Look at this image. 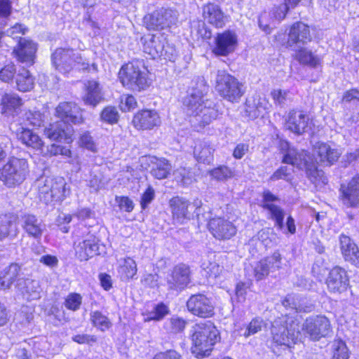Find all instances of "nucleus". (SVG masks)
Listing matches in <instances>:
<instances>
[{
	"label": "nucleus",
	"instance_id": "338daca9",
	"mask_svg": "<svg viewBox=\"0 0 359 359\" xmlns=\"http://www.w3.org/2000/svg\"><path fill=\"white\" fill-rule=\"evenodd\" d=\"M353 163H359V149L346 153L343 156L341 161L344 167H347Z\"/></svg>",
	"mask_w": 359,
	"mask_h": 359
},
{
	"label": "nucleus",
	"instance_id": "20e7f679",
	"mask_svg": "<svg viewBox=\"0 0 359 359\" xmlns=\"http://www.w3.org/2000/svg\"><path fill=\"white\" fill-rule=\"evenodd\" d=\"M192 352L197 357L209 355L212 346L219 339V332L210 322L196 324L193 327Z\"/></svg>",
	"mask_w": 359,
	"mask_h": 359
},
{
	"label": "nucleus",
	"instance_id": "4468645a",
	"mask_svg": "<svg viewBox=\"0 0 359 359\" xmlns=\"http://www.w3.org/2000/svg\"><path fill=\"white\" fill-rule=\"evenodd\" d=\"M301 330L314 341L325 337L332 331L330 320L323 316L308 318L301 326Z\"/></svg>",
	"mask_w": 359,
	"mask_h": 359
},
{
	"label": "nucleus",
	"instance_id": "a878e982",
	"mask_svg": "<svg viewBox=\"0 0 359 359\" xmlns=\"http://www.w3.org/2000/svg\"><path fill=\"white\" fill-rule=\"evenodd\" d=\"M341 254L346 262L359 267V248L355 242L348 236H339Z\"/></svg>",
	"mask_w": 359,
	"mask_h": 359
},
{
	"label": "nucleus",
	"instance_id": "ddd939ff",
	"mask_svg": "<svg viewBox=\"0 0 359 359\" xmlns=\"http://www.w3.org/2000/svg\"><path fill=\"white\" fill-rule=\"evenodd\" d=\"M190 269L187 265H176L167 275L165 285L168 290L177 294L182 291L190 283Z\"/></svg>",
	"mask_w": 359,
	"mask_h": 359
},
{
	"label": "nucleus",
	"instance_id": "8fccbe9b",
	"mask_svg": "<svg viewBox=\"0 0 359 359\" xmlns=\"http://www.w3.org/2000/svg\"><path fill=\"white\" fill-rule=\"evenodd\" d=\"M90 320L94 326L98 327L102 331H104L110 327V320L100 311L92 312Z\"/></svg>",
	"mask_w": 359,
	"mask_h": 359
},
{
	"label": "nucleus",
	"instance_id": "72a5a7b5",
	"mask_svg": "<svg viewBox=\"0 0 359 359\" xmlns=\"http://www.w3.org/2000/svg\"><path fill=\"white\" fill-rule=\"evenodd\" d=\"M203 15L208 23L215 27L221 28L225 24L224 13L215 3L209 2L205 4L203 8Z\"/></svg>",
	"mask_w": 359,
	"mask_h": 359
},
{
	"label": "nucleus",
	"instance_id": "0eeeda50",
	"mask_svg": "<svg viewBox=\"0 0 359 359\" xmlns=\"http://www.w3.org/2000/svg\"><path fill=\"white\" fill-rule=\"evenodd\" d=\"M169 206L173 219L178 223L183 224L186 220H189L200 215L203 216L204 208L201 200L196 199L193 202L181 196H175L170 199Z\"/></svg>",
	"mask_w": 359,
	"mask_h": 359
},
{
	"label": "nucleus",
	"instance_id": "09e8293b",
	"mask_svg": "<svg viewBox=\"0 0 359 359\" xmlns=\"http://www.w3.org/2000/svg\"><path fill=\"white\" fill-rule=\"evenodd\" d=\"M187 322L182 318L172 316L165 323V329L172 333H179L184 330Z\"/></svg>",
	"mask_w": 359,
	"mask_h": 359
},
{
	"label": "nucleus",
	"instance_id": "dca6fc26",
	"mask_svg": "<svg viewBox=\"0 0 359 359\" xmlns=\"http://www.w3.org/2000/svg\"><path fill=\"white\" fill-rule=\"evenodd\" d=\"M188 311L200 318H210L215 313V306L210 298L203 294L191 295L187 302Z\"/></svg>",
	"mask_w": 359,
	"mask_h": 359
},
{
	"label": "nucleus",
	"instance_id": "9b49d317",
	"mask_svg": "<svg viewBox=\"0 0 359 359\" xmlns=\"http://www.w3.org/2000/svg\"><path fill=\"white\" fill-rule=\"evenodd\" d=\"M51 60L55 68L64 74L70 72L74 68H79L80 65L83 69L86 68L81 54L72 48H57L52 54Z\"/></svg>",
	"mask_w": 359,
	"mask_h": 359
},
{
	"label": "nucleus",
	"instance_id": "4c0bfd02",
	"mask_svg": "<svg viewBox=\"0 0 359 359\" xmlns=\"http://www.w3.org/2000/svg\"><path fill=\"white\" fill-rule=\"evenodd\" d=\"M85 86L86 92L83 98L85 104L95 107L103 99L100 84L95 81H88Z\"/></svg>",
	"mask_w": 359,
	"mask_h": 359
},
{
	"label": "nucleus",
	"instance_id": "680f3d73",
	"mask_svg": "<svg viewBox=\"0 0 359 359\" xmlns=\"http://www.w3.org/2000/svg\"><path fill=\"white\" fill-rule=\"evenodd\" d=\"M292 171V169L288 168L287 166H281L270 177V180L276 181L278 180H285L288 181Z\"/></svg>",
	"mask_w": 359,
	"mask_h": 359
},
{
	"label": "nucleus",
	"instance_id": "2eb2a0df",
	"mask_svg": "<svg viewBox=\"0 0 359 359\" xmlns=\"http://www.w3.org/2000/svg\"><path fill=\"white\" fill-rule=\"evenodd\" d=\"M279 198L272 194L269 190H265L262 194V207L267 210L268 218L275 222V225L278 229L282 230L284 226L285 217L284 210L276 204L279 202Z\"/></svg>",
	"mask_w": 359,
	"mask_h": 359
},
{
	"label": "nucleus",
	"instance_id": "e2e57ef3",
	"mask_svg": "<svg viewBox=\"0 0 359 359\" xmlns=\"http://www.w3.org/2000/svg\"><path fill=\"white\" fill-rule=\"evenodd\" d=\"M15 72L13 64L7 65L0 70V79L4 82H9L13 79Z\"/></svg>",
	"mask_w": 359,
	"mask_h": 359
},
{
	"label": "nucleus",
	"instance_id": "58836bf2",
	"mask_svg": "<svg viewBox=\"0 0 359 359\" xmlns=\"http://www.w3.org/2000/svg\"><path fill=\"white\" fill-rule=\"evenodd\" d=\"M213 151L208 142L198 141L194 147V155L197 161L209 164L213 160Z\"/></svg>",
	"mask_w": 359,
	"mask_h": 359
},
{
	"label": "nucleus",
	"instance_id": "603ef678",
	"mask_svg": "<svg viewBox=\"0 0 359 359\" xmlns=\"http://www.w3.org/2000/svg\"><path fill=\"white\" fill-rule=\"evenodd\" d=\"M210 175L219 181H224L233 177L232 170L227 166L220 165L210 172Z\"/></svg>",
	"mask_w": 359,
	"mask_h": 359
},
{
	"label": "nucleus",
	"instance_id": "774afa93",
	"mask_svg": "<svg viewBox=\"0 0 359 359\" xmlns=\"http://www.w3.org/2000/svg\"><path fill=\"white\" fill-rule=\"evenodd\" d=\"M154 359H183L182 355L173 349L157 353Z\"/></svg>",
	"mask_w": 359,
	"mask_h": 359
},
{
	"label": "nucleus",
	"instance_id": "c85d7f7f",
	"mask_svg": "<svg viewBox=\"0 0 359 359\" xmlns=\"http://www.w3.org/2000/svg\"><path fill=\"white\" fill-rule=\"evenodd\" d=\"M280 265V254L275 252L271 256L262 259L256 264L254 269L255 276L257 280H262L270 272L279 269Z\"/></svg>",
	"mask_w": 359,
	"mask_h": 359
},
{
	"label": "nucleus",
	"instance_id": "5701e85b",
	"mask_svg": "<svg viewBox=\"0 0 359 359\" xmlns=\"http://www.w3.org/2000/svg\"><path fill=\"white\" fill-rule=\"evenodd\" d=\"M311 36L309 27L302 22L292 25L288 35L287 45L290 47L301 48L302 45L311 41Z\"/></svg>",
	"mask_w": 359,
	"mask_h": 359
},
{
	"label": "nucleus",
	"instance_id": "f8f14e48",
	"mask_svg": "<svg viewBox=\"0 0 359 359\" xmlns=\"http://www.w3.org/2000/svg\"><path fill=\"white\" fill-rule=\"evenodd\" d=\"M143 50L153 59L163 57L165 60H174L175 50L169 44L165 45L164 39L156 35H149L144 39Z\"/></svg>",
	"mask_w": 359,
	"mask_h": 359
},
{
	"label": "nucleus",
	"instance_id": "e433bc0d",
	"mask_svg": "<svg viewBox=\"0 0 359 359\" xmlns=\"http://www.w3.org/2000/svg\"><path fill=\"white\" fill-rule=\"evenodd\" d=\"M2 114L14 115L22 105V99L15 93H5L1 98Z\"/></svg>",
	"mask_w": 359,
	"mask_h": 359
},
{
	"label": "nucleus",
	"instance_id": "aec40b11",
	"mask_svg": "<svg viewBox=\"0 0 359 359\" xmlns=\"http://www.w3.org/2000/svg\"><path fill=\"white\" fill-rule=\"evenodd\" d=\"M309 121V115L303 111L291 110L285 118V126L294 134L301 135L308 130Z\"/></svg>",
	"mask_w": 359,
	"mask_h": 359
},
{
	"label": "nucleus",
	"instance_id": "7c9ffc66",
	"mask_svg": "<svg viewBox=\"0 0 359 359\" xmlns=\"http://www.w3.org/2000/svg\"><path fill=\"white\" fill-rule=\"evenodd\" d=\"M21 226L29 236L36 240L41 239L46 229V225L42 219L34 215L28 213L21 216Z\"/></svg>",
	"mask_w": 359,
	"mask_h": 359
},
{
	"label": "nucleus",
	"instance_id": "4d7b16f0",
	"mask_svg": "<svg viewBox=\"0 0 359 359\" xmlns=\"http://www.w3.org/2000/svg\"><path fill=\"white\" fill-rule=\"evenodd\" d=\"M137 107V102L133 95H123L121 97L119 107L123 111H130Z\"/></svg>",
	"mask_w": 359,
	"mask_h": 359
},
{
	"label": "nucleus",
	"instance_id": "37998d69",
	"mask_svg": "<svg viewBox=\"0 0 359 359\" xmlns=\"http://www.w3.org/2000/svg\"><path fill=\"white\" fill-rule=\"evenodd\" d=\"M19 139L27 147L36 150H41L43 147V142L40 137L29 129H22L19 134Z\"/></svg>",
	"mask_w": 359,
	"mask_h": 359
},
{
	"label": "nucleus",
	"instance_id": "9d476101",
	"mask_svg": "<svg viewBox=\"0 0 359 359\" xmlns=\"http://www.w3.org/2000/svg\"><path fill=\"white\" fill-rule=\"evenodd\" d=\"M74 235L82 239L74 244L76 255L81 261L88 260L90 257L100 254L98 239L89 231L88 228L82 226L75 231Z\"/></svg>",
	"mask_w": 359,
	"mask_h": 359
},
{
	"label": "nucleus",
	"instance_id": "b1692460",
	"mask_svg": "<svg viewBox=\"0 0 359 359\" xmlns=\"http://www.w3.org/2000/svg\"><path fill=\"white\" fill-rule=\"evenodd\" d=\"M36 50L37 45L33 41L21 39L13 49V53L19 62L30 66L34 62Z\"/></svg>",
	"mask_w": 359,
	"mask_h": 359
},
{
	"label": "nucleus",
	"instance_id": "39448f33",
	"mask_svg": "<svg viewBox=\"0 0 359 359\" xmlns=\"http://www.w3.org/2000/svg\"><path fill=\"white\" fill-rule=\"evenodd\" d=\"M300 333L301 325L299 320L288 315L274 321L271 328L273 341L278 345L287 347L295 343Z\"/></svg>",
	"mask_w": 359,
	"mask_h": 359
},
{
	"label": "nucleus",
	"instance_id": "c9c22d12",
	"mask_svg": "<svg viewBox=\"0 0 359 359\" xmlns=\"http://www.w3.org/2000/svg\"><path fill=\"white\" fill-rule=\"evenodd\" d=\"M266 102L260 96H253L246 100L245 114L250 119H255L262 115L266 109Z\"/></svg>",
	"mask_w": 359,
	"mask_h": 359
},
{
	"label": "nucleus",
	"instance_id": "de8ad7c7",
	"mask_svg": "<svg viewBox=\"0 0 359 359\" xmlns=\"http://www.w3.org/2000/svg\"><path fill=\"white\" fill-rule=\"evenodd\" d=\"M169 308L164 303L161 302L155 305L153 310L148 313L146 321L161 320L166 315L169 313Z\"/></svg>",
	"mask_w": 359,
	"mask_h": 359
},
{
	"label": "nucleus",
	"instance_id": "cd10ccee",
	"mask_svg": "<svg viewBox=\"0 0 359 359\" xmlns=\"http://www.w3.org/2000/svg\"><path fill=\"white\" fill-rule=\"evenodd\" d=\"M326 283L329 291L331 292L341 293L345 291L348 285L346 271L339 266L334 267L330 271Z\"/></svg>",
	"mask_w": 359,
	"mask_h": 359
},
{
	"label": "nucleus",
	"instance_id": "6e6552de",
	"mask_svg": "<svg viewBox=\"0 0 359 359\" xmlns=\"http://www.w3.org/2000/svg\"><path fill=\"white\" fill-rule=\"evenodd\" d=\"M26 159L11 157L0 169V180L8 187L22 184L29 174Z\"/></svg>",
	"mask_w": 359,
	"mask_h": 359
},
{
	"label": "nucleus",
	"instance_id": "1a4fd4ad",
	"mask_svg": "<svg viewBox=\"0 0 359 359\" xmlns=\"http://www.w3.org/2000/svg\"><path fill=\"white\" fill-rule=\"evenodd\" d=\"M215 90L224 99L237 102L244 94L243 85L225 70H218L215 77Z\"/></svg>",
	"mask_w": 359,
	"mask_h": 359
},
{
	"label": "nucleus",
	"instance_id": "473e14b6",
	"mask_svg": "<svg viewBox=\"0 0 359 359\" xmlns=\"http://www.w3.org/2000/svg\"><path fill=\"white\" fill-rule=\"evenodd\" d=\"M17 287L27 301L41 298V288L38 280L21 278L18 280Z\"/></svg>",
	"mask_w": 359,
	"mask_h": 359
},
{
	"label": "nucleus",
	"instance_id": "c03bdc74",
	"mask_svg": "<svg viewBox=\"0 0 359 359\" xmlns=\"http://www.w3.org/2000/svg\"><path fill=\"white\" fill-rule=\"evenodd\" d=\"M298 50L296 57L300 63L308 65L312 67H316L320 62V58L313 55V53L306 48Z\"/></svg>",
	"mask_w": 359,
	"mask_h": 359
},
{
	"label": "nucleus",
	"instance_id": "423d86ee",
	"mask_svg": "<svg viewBox=\"0 0 359 359\" xmlns=\"http://www.w3.org/2000/svg\"><path fill=\"white\" fill-rule=\"evenodd\" d=\"M39 196L48 204L62 201L68 194L66 182L63 177H41L36 181Z\"/></svg>",
	"mask_w": 359,
	"mask_h": 359
},
{
	"label": "nucleus",
	"instance_id": "79ce46f5",
	"mask_svg": "<svg viewBox=\"0 0 359 359\" xmlns=\"http://www.w3.org/2000/svg\"><path fill=\"white\" fill-rule=\"evenodd\" d=\"M15 83L18 90L27 92L34 88V79L27 69L22 68L16 75Z\"/></svg>",
	"mask_w": 359,
	"mask_h": 359
},
{
	"label": "nucleus",
	"instance_id": "bb28decb",
	"mask_svg": "<svg viewBox=\"0 0 359 359\" xmlns=\"http://www.w3.org/2000/svg\"><path fill=\"white\" fill-rule=\"evenodd\" d=\"M237 45V36L231 31L218 34L215 38L213 52L218 55H227L234 51Z\"/></svg>",
	"mask_w": 359,
	"mask_h": 359
},
{
	"label": "nucleus",
	"instance_id": "412c9836",
	"mask_svg": "<svg viewBox=\"0 0 359 359\" xmlns=\"http://www.w3.org/2000/svg\"><path fill=\"white\" fill-rule=\"evenodd\" d=\"M177 18L178 13L175 10L161 8L150 15L148 25L153 29H163L175 24Z\"/></svg>",
	"mask_w": 359,
	"mask_h": 359
},
{
	"label": "nucleus",
	"instance_id": "a211bd4d",
	"mask_svg": "<svg viewBox=\"0 0 359 359\" xmlns=\"http://www.w3.org/2000/svg\"><path fill=\"white\" fill-rule=\"evenodd\" d=\"M209 230L219 240H229L236 233V226L224 217H217L209 219Z\"/></svg>",
	"mask_w": 359,
	"mask_h": 359
},
{
	"label": "nucleus",
	"instance_id": "a19ab883",
	"mask_svg": "<svg viewBox=\"0 0 359 359\" xmlns=\"http://www.w3.org/2000/svg\"><path fill=\"white\" fill-rule=\"evenodd\" d=\"M137 271V264L130 257L123 258L118 261V273L122 280L133 278Z\"/></svg>",
	"mask_w": 359,
	"mask_h": 359
},
{
	"label": "nucleus",
	"instance_id": "3c124183",
	"mask_svg": "<svg viewBox=\"0 0 359 359\" xmlns=\"http://www.w3.org/2000/svg\"><path fill=\"white\" fill-rule=\"evenodd\" d=\"M265 325L264 320L260 318H253L244 330L243 333L241 335L244 336L245 338L249 337L251 335H254L257 332H260L263 327Z\"/></svg>",
	"mask_w": 359,
	"mask_h": 359
},
{
	"label": "nucleus",
	"instance_id": "0e129e2a",
	"mask_svg": "<svg viewBox=\"0 0 359 359\" xmlns=\"http://www.w3.org/2000/svg\"><path fill=\"white\" fill-rule=\"evenodd\" d=\"M155 197V191L154 188L149 186L141 197L140 205L142 209H146L152 202Z\"/></svg>",
	"mask_w": 359,
	"mask_h": 359
},
{
	"label": "nucleus",
	"instance_id": "393cba45",
	"mask_svg": "<svg viewBox=\"0 0 359 359\" xmlns=\"http://www.w3.org/2000/svg\"><path fill=\"white\" fill-rule=\"evenodd\" d=\"M18 233V216L10 212L0 215V241H12Z\"/></svg>",
	"mask_w": 359,
	"mask_h": 359
},
{
	"label": "nucleus",
	"instance_id": "69168bd1",
	"mask_svg": "<svg viewBox=\"0 0 359 359\" xmlns=\"http://www.w3.org/2000/svg\"><path fill=\"white\" fill-rule=\"evenodd\" d=\"M141 283L145 287L155 288L158 285V276L157 273H145L141 279Z\"/></svg>",
	"mask_w": 359,
	"mask_h": 359
},
{
	"label": "nucleus",
	"instance_id": "864d4df0",
	"mask_svg": "<svg viewBox=\"0 0 359 359\" xmlns=\"http://www.w3.org/2000/svg\"><path fill=\"white\" fill-rule=\"evenodd\" d=\"M82 297L77 293H71L65 299V306L72 311H77L81 304Z\"/></svg>",
	"mask_w": 359,
	"mask_h": 359
},
{
	"label": "nucleus",
	"instance_id": "f3484780",
	"mask_svg": "<svg viewBox=\"0 0 359 359\" xmlns=\"http://www.w3.org/2000/svg\"><path fill=\"white\" fill-rule=\"evenodd\" d=\"M44 135L53 141L69 144L72 142L74 129L72 126L64 121H56L50 123L43 130Z\"/></svg>",
	"mask_w": 359,
	"mask_h": 359
},
{
	"label": "nucleus",
	"instance_id": "f257e3e1",
	"mask_svg": "<svg viewBox=\"0 0 359 359\" xmlns=\"http://www.w3.org/2000/svg\"><path fill=\"white\" fill-rule=\"evenodd\" d=\"M208 86L203 78L197 77L191 81L187 95L183 104L188 115L193 116L196 122L205 126L210 124L218 116L215 102L208 99Z\"/></svg>",
	"mask_w": 359,
	"mask_h": 359
},
{
	"label": "nucleus",
	"instance_id": "a18cd8bd",
	"mask_svg": "<svg viewBox=\"0 0 359 359\" xmlns=\"http://www.w3.org/2000/svg\"><path fill=\"white\" fill-rule=\"evenodd\" d=\"M40 151L43 156L49 157L55 156L57 155L70 157L72 154V151L69 149L56 144H51L48 145L45 149L42 147Z\"/></svg>",
	"mask_w": 359,
	"mask_h": 359
},
{
	"label": "nucleus",
	"instance_id": "2f4dec72",
	"mask_svg": "<svg viewBox=\"0 0 359 359\" xmlns=\"http://www.w3.org/2000/svg\"><path fill=\"white\" fill-rule=\"evenodd\" d=\"M133 123L137 129L149 130L159 126L161 118L154 110H142L138 111L133 117Z\"/></svg>",
	"mask_w": 359,
	"mask_h": 359
},
{
	"label": "nucleus",
	"instance_id": "f03ea898",
	"mask_svg": "<svg viewBox=\"0 0 359 359\" xmlns=\"http://www.w3.org/2000/svg\"><path fill=\"white\" fill-rule=\"evenodd\" d=\"M280 150L283 154L282 163L290 164L299 170H305L308 178L313 183L326 184L327 179L323 170H318L309 152L290 147L287 142H283Z\"/></svg>",
	"mask_w": 359,
	"mask_h": 359
},
{
	"label": "nucleus",
	"instance_id": "6ab92c4d",
	"mask_svg": "<svg viewBox=\"0 0 359 359\" xmlns=\"http://www.w3.org/2000/svg\"><path fill=\"white\" fill-rule=\"evenodd\" d=\"M340 200L347 208L359 206V173L355 175L347 184H341L339 189Z\"/></svg>",
	"mask_w": 359,
	"mask_h": 359
},
{
	"label": "nucleus",
	"instance_id": "f704fd0d",
	"mask_svg": "<svg viewBox=\"0 0 359 359\" xmlns=\"http://www.w3.org/2000/svg\"><path fill=\"white\" fill-rule=\"evenodd\" d=\"M21 270V266L12 263L0 271V289L6 290L11 287L12 284L19 280L18 278Z\"/></svg>",
	"mask_w": 359,
	"mask_h": 359
},
{
	"label": "nucleus",
	"instance_id": "5fc2aeb1",
	"mask_svg": "<svg viewBox=\"0 0 359 359\" xmlns=\"http://www.w3.org/2000/svg\"><path fill=\"white\" fill-rule=\"evenodd\" d=\"M290 91L281 89H276L271 93L275 104L281 107L290 100Z\"/></svg>",
	"mask_w": 359,
	"mask_h": 359
},
{
	"label": "nucleus",
	"instance_id": "6e6d98bb",
	"mask_svg": "<svg viewBox=\"0 0 359 359\" xmlns=\"http://www.w3.org/2000/svg\"><path fill=\"white\" fill-rule=\"evenodd\" d=\"M82 4L84 7L88 8L87 13L88 15V18L84 19L83 22L86 24L87 27H89L94 29V34H97L98 33V27L95 22L93 21L90 18V9L95 5V0H81Z\"/></svg>",
	"mask_w": 359,
	"mask_h": 359
},
{
	"label": "nucleus",
	"instance_id": "ea45409f",
	"mask_svg": "<svg viewBox=\"0 0 359 359\" xmlns=\"http://www.w3.org/2000/svg\"><path fill=\"white\" fill-rule=\"evenodd\" d=\"M316 153L320 163L331 165L339 158L341 154L337 149H332L328 144L321 143L316 149Z\"/></svg>",
	"mask_w": 359,
	"mask_h": 359
},
{
	"label": "nucleus",
	"instance_id": "4be33fe9",
	"mask_svg": "<svg viewBox=\"0 0 359 359\" xmlns=\"http://www.w3.org/2000/svg\"><path fill=\"white\" fill-rule=\"evenodd\" d=\"M56 115L65 123L79 124L83 123V118L81 108L74 102H64L58 104L55 109Z\"/></svg>",
	"mask_w": 359,
	"mask_h": 359
},
{
	"label": "nucleus",
	"instance_id": "49530a36",
	"mask_svg": "<svg viewBox=\"0 0 359 359\" xmlns=\"http://www.w3.org/2000/svg\"><path fill=\"white\" fill-rule=\"evenodd\" d=\"M332 359H348L349 351L345 342L341 339L334 340L332 344Z\"/></svg>",
	"mask_w": 359,
	"mask_h": 359
},
{
	"label": "nucleus",
	"instance_id": "13d9d810",
	"mask_svg": "<svg viewBox=\"0 0 359 359\" xmlns=\"http://www.w3.org/2000/svg\"><path fill=\"white\" fill-rule=\"evenodd\" d=\"M27 31L28 28L25 25L16 23L6 31V34L13 39H20V40L22 39L21 36L25 35Z\"/></svg>",
	"mask_w": 359,
	"mask_h": 359
},
{
	"label": "nucleus",
	"instance_id": "052dcab7",
	"mask_svg": "<svg viewBox=\"0 0 359 359\" xmlns=\"http://www.w3.org/2000/svg\"><path fill=\"white\" fill-rule=\"evenodd\" d=\"M26 119L29 125L34 127H40L43 122L42 114L37 111H29L27 112Z\"/></svg>",
	"mask_w": 359,
	"mask_h": 359
},
{
	"label": "nucleus",
	"instance_id": "bf43d9fd",
	"mask_svg": "<svg viewBox=\"0 0 359 359\" xmlns=\"http://www.w3.org/2000/svg\"><path fill=\"white\" fill-rule=\"evenodd\" d=\"M79 142L81 147L93 152L96 151V144L88 132H84L81 135Z\"/></svg>",
	"mask_w": 359,
	"mask_h": 359
},
{
	"label": "nucleus",
	"instance_id": "7ed1b4c3",
	"mask_svg": "<svg viewBox=\"0 0 359 359\" xmlns=\"http://www.w3.org/2000/svg\"><path fill=\"white\" fill-rule=\"evenodd\" d=\"M147 69L139 61H133L123 65L118 74L122 85L136 91L146 90L151 84Z\"/></svg>",
	"mask_w": 359,
	"mask_h": 359
},
{
	"label": "nucleus",
	"instance_id": "c756f323",
	"mask_svg": "<svg viewBox=\"0 0 359 359\" xmlns=\"http://www.w3.org/2000/svg\"><path fill=\"white\" fill-rule=\"evenodd\" d=\"M145 163L149 169L150 174L156 179L163 180L168 177L171 165L163 158H158L154 156L144 157Z\"/></svg>",
	"mask_w": 359,
	"mask_h": 359
}]
</instances>
